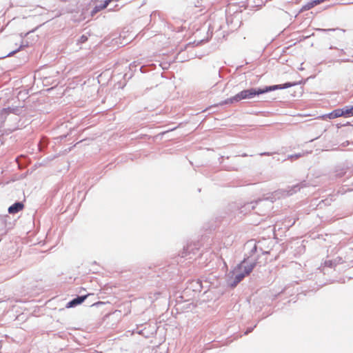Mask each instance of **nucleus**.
<instances>
[{
    "label": "nucleus",
    "instance_id": "7ed1b4c3",
    "mask_svg": "<svg viewBox=\"0 0 353 353\" xmlns=\"http://www.w3.org/2000/svg\"><path fill=\"white\" fill-rule=\"evenodd\" d=\"M343 112L341 109H336V110H333L332 112L327 114L320 116L318 118L323 119V120H325L327 119H333L335 118L343 117Z\"/></svg>",
    "mask_w": 353,
    "mask_h": 353
},
{
    "label": "nucleus",
    "instance_id": "0eeeda50",
    "mask_svg": "<svg viewBox=\"0 0 353 353\" xmlns=\"http://www.w3.org/2000/svg\"><path fill=\"white\" fill-rule=\"evenodd\" d=\"M113 0H105L104 3L101 6H97L94 8V9L92 11V14L97 13L99 10H101L103 9H105L107 8V6L109 5V3L112 1Z\"/></svg>",
    "mask_w": 353,
    "mask_h": 353
},
{
    "label": "nucleus",
    "instance_id": "39448f33",
    "mask_svg": "<svg viewBox=\"0 0 353 353\" xmlns=\"http://www.w3.org/2000/svg\"><path fill=\"white\" fill-rule=\"evenodd\" d=\"M23 208V204L19 202L15 203L8 208V212L10 214H16L19 211L22 210Z\"/></svg>",
    "mask_w": 353,
    "mask_h": 353
},
{
    "label": "nucleus",
    "instance_id": "f257e3e1",
    "mask_svg": "<svg viewBox=\"0 0 353 353\" xmlns=\"http://www.w3.org/2000/svg\"><path fill=\"white\" fill-rule=\"evenodd\" d=\"M292 85L289 83L282 85H276L272 86H267L265 88H250L248 90H242L241 92L236 94L233 97L229 99L230 103L239 102L243 99H250L254 98L255 96L263 94L270 91H273L277 89H283L290 87Z\"/></svg>",
    "mask_w": 353,
    "mask_h": 353
},
{
    "label": "nucleus",
    "instance_id": "6e6552de",
    "mask_svg": "<svg viewBox=\"0 0 353 353\" xmlns=\"http://www.w3.org/2000/svg\"><path fill=\"white\" fill-rule=\"evenodd\" d=\"M300 157H301V154H294V155H290L289 157V159H291V160H293V159H299Z\"/></svg>",
    "mask_w": 353,
    "mask_h": 353
},
{
    "label": "nucleus",
    "instance_id": "423d86ee",
    "mask_svg": "<svg viewBox=\"0 0 353 353\" xmlns=\"http://www.w3.org/2000/svg\"><path fill=\"white\" fill-rule=\"evenodd\" d=\"M343 112V117H348L353 116V105L351 107L346 106L341 109Z\"/></svg>",
    "mask_w": 353,
    "mask_h": 353
},
{
    "label": "nucleus",
    "instance_id": "1a4fd4ad",
    "mask_svg": "<svg viewBox=\"0 0 353 353\" xmlns=\"http://www.w3.org/2000/svg\"><path fill=\"white\" fill-rule=\"evenodd\" d=\"M297 116L299 117H310V116H311V114H298Z\"/></svg>",
    "mask_w": 353,
    "mask_h": 353
},
{
    "label": "nucleus",
    "instance_id": "f03ea898",
    "mask_svg": "<svg viewBox=\"0 0 353 353\" xmlns=\"http://www.w3.org/2000/svg\"><path fill=\"white\" fill-rule=\"evenodd\" d=\"M254 266V263H248L245 260L239 264L232 272L234 279V285H236L241 281L245 276L250 274Z\"/></svg>",
    "mask_w": 353,
    "mask_h": 353
},
{
    "label": "nucleus",
    "instance_id": "20e7f679",
    "mask_svg": "<svg viewBox=\"0 0 353 353\" xmlns=\"http://www.w3.org/2000/svg\"><path fill=\"white\" fill-rule=\"evenodd\" d=\"M89 296V294H87V295H85V296H78L77 298L76 299H74L73 300H72L71 301H70L69 303H68L67 304V307H74V306H76L79 304H81L82 303L85 299Z\"/></svg>",
    "mask_w": 353,
    "mask_h": 353
}]
</instances>
